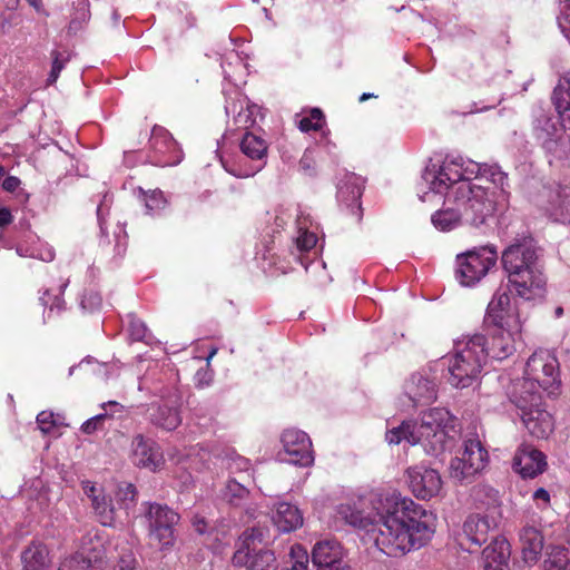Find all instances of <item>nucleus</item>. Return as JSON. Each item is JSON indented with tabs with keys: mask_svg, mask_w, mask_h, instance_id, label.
<instances>
[{
	"mask_svg": "<svg viewBox=\"0 0 570 570\" xmlns=\"http://www.w3.org/2000/svg\"><path fill=\"white\" fill-rule=\"evenodd\" d=\"M371 518L351 504H340L337 517L347 524L363 529L379 550L390 557L403 556L426 544L435 531V515L400 494L386 495Z\"/></svg>",
	"mask_w": 570,
	"mask_h": 570,
	"instance_id": "1",
	"label": "nucleus"
},
{
	"mask_svg": "<svg viewBox=\"0 0 570 570\" xmlns=\"http://www.w3.org/2000/svg\"><path fill=\"white\" fill-rule=\"evenodd\" d=\"M552 101L559 117L537 109L533 114L532 132L546 153L550 165L570 156V76L562 77L553 90Z\"/></svg>",
	"mask_w": 570,
	"mask_h": 570,
	"instance_id": "2",
	"label": "nucleus"
},
{
	"mask_svg": "<svg viewBox=\"0 0 570 570\" xmlns=\"http://www.w3.org/2000/svg\"><path fill=\"white\" fill-rule=\"evenodd\" d=\"M472 178L487 185L498 184L508 186V176L497 165L480 164L463 158H446L441 165L426 166L422 179L431 191L443 194L452 191L463 181H472Z\"/></svg>",
	"mask_w": 570,
	"mask_h": 570,
	"instance_id": "3",
	"label": "nucleus"
},
{
	"mask_svg": "<svg viewBox=\"0 0 570 570\" xmlns=\"http://www.w3.org/2000/svg\"><path fill=\"white\" fill-rule=\"evenodd\" d=\"M507 186L463 181L446 193L445 203L458 205L463 223L473 227L487 225L494 212L508 202Z\"/></svg>",
	"mask_w": 570,
	"mask_h": 570,
	"instance_id": "4",
	"label": "nucleus"
},
{
	"mask_svg": "<svg viewBox=\"0 0 570 570\" xmlns=\"http://www.w3.org/2000/svg\"><path fill=\"white\" fill-rule=\"evenodd\" d=\"M485 345L487 340L482 334L456 343V352L448 361V381L452 386L469 387L478 380L487 362Z\"/></svg>",
	"mask_w": 570,
	"mask_h": 570,
	"instance_id": "5",
	"label": "nucleus"
},
{
	"mask_svg": "<svg viewBox=\"0 0 570 570\" xmlns=\"http://www.w3.org/2000/svg\"><path fill=\"white\" fill-rule=\"evenodd\" d=\"M271 541L269 530L265 527L246 529L239 537L233 564L246 570H276V557L272 550L264 549Z\"/></svg>",
	"mask_w": 570,
	"mask_h": 570,
	"instance_id": "6",
	"label": "nucleus"
},
{
	"mask_svg": "<svg viewBox=\"0 0 570 570\" xmlns=\"http://www.w3.org/2000/svg\"><path fill=\"white\" fill-rule=\"evenodd\" d=\"M452 422L453 417L448 410L433 407L421 414L420 423H413L419 443L426 454L438 456L445 451Z\"/></svg>",
	"mask_w": 570,
	"mask_h": 570,
	"instance_id": "7",
	"label": "nucleus"
},
{
	"mask_svg": "<svg viewBox=\"0 0 570 570\" xmlns=\"http://www.w3.org/2000/svg\"><path fill=\"white\" fill-rule=\"evenodd\" d=\"M498 253L492 246L474 248L456 256L455 277L463 286L480 282L497 264Z\"/></svg>",
	"mask_w": 570,
	"mask_h": 570,
	"instance_id": "8",
	"label": "nucleus"
},
{
	"mask_svg": "<svg viewBox=\"0 0 570 570\" xmlns=\"http://www.w3.org/2000/svg\"><path fill=\"white\" fill-rule=\"evenodd\" d=\"M488 451L476 438L463 441L462 451L450 463V478L460 483H470L488 463Z\"/></svg>",
	"mask_w": 570,
	"mask_h": 570,
	"instance_id": "9",
	"label": "nucleus"
},
{
	"mask_svg": "<svg viewBox=\"0 0 570 570\" xmlns=\"http://www.w3.org/2000/svg\"><path fill=\"white\" fill-rule=\"evenodd\" d=\"M501 262L508 281L530 269L543 267L540 249L531 237L515 239L503 250Z\"/></svg>",
	"mask_w": 570,
	"mask_h": 570,
	"instance_id": "10",
	"label": "nucleus"
},
{
	"mask_svg": "<svg viewBox=\"0 0 570 570\" xmlns=\"http://www.w3.org/2000/svg\"><path fill=\"white\" fill-rule=\"evenodd\" d=\"M524 375L523 379L553 394L560 384L559 362L549 351L534 352L525 364Z\"/></svg>",
	"mask_w": 570,
	"mask_h": 570,
	"instance_id": "11",
	"label": "nucleus"
},
{
	"mask_svg": "<svg viewBox=\"0 0 570 570\" xmlns=\"http://www.w3.org/2000/svg\"><path fill=\"white\" fill-rule=\"evenodd\" d=\"M146 518L148 520L149 535L161 548L170 547L175 540V525L179 522V514L166 504L147 503Z\"/></svg>",
	"mask_w": 570,
	"mask_h": 570,
	"instance_id": "12",
	"label": "nucleus"
},
{
	"mask_svg": "<svg viewBox=\"0 0 570 570\" xmlns=\"http://www.w3.org/2000/svg\"><path fill=\"white\" fill-rule=\"evenodd\" d=\"M180 402L181 397L176 389H166L160 394V403H153L147 409L149 422L166 431L175 430L181 423Z\"/></svg>",
	"mask_w": 570,
	"mask_h": 570,
	"instance_id": "13",
	"label": "nucleus"
},
{
	"mask_svg": "<svg viewBox=\"0 0 570 570\" xmlns=\"http://www.w3.org/2000/svg\"><path fill=\"white\" fill-rule=\"evenodd\" d=\"M104 547L97 535L82 538L81 550L65 558L58 570H102Z\"/></svg>",
	"mask_w": 570,
	"mask_h": 570,
	"instance_id": "14",
	"label": "nucleus"
},
{
	"mask_svg": "<svg viewBox=\"0 0 570 570\" xmlns=\"http://www.w3.org/2000/svg\"><path fill=\"white\" fill-rule=\"evenodd\" d=\"M406 475L409 488L417 499H431L442 489V479L435 469L414 465L406 470Z\"/></svg>",
	"mask_w": 570,
	"mask_h": 570,
	"instance_id": "15",
	"label": "nucleus"
},
{
	"mask_svg": "<svg viewBox=\"0 0 570 570\" xmlns=\"http://www.w3.org/2000/svg\"><path fill=\"white\" fill-rule=\"evenodd\" d=\"M282 443L289 463L299 466H308L313 463L312 441L305 432L287 429L282 434Z\"/></svg>",
	"mask_w": 570,
	"mask_h": 570,
	"instance_id": "16",
	"label": "nucleus"
},
{
	"mask_svg": "<svg viewBox=\"0 0 570 570\" xmlns=\"http://www.w3.org/2000/svg\"><path fill=\"white\" fill-rule=\"evenodd\" d=\"M435 376L428 372H416L404 383V394L413 407L422 406L436 399Z\"/></svg>",
	"mask_w": 570,
	"mask_h": 570,
	"instance_id": "17",
	"label": "nucleus"
},
{
	"mask_svg": "<svg viewBox=\"0 0 570 570\" xmlns=\"http://www.w3.org/2000/svg\"><path fill=\"white\" fill-rule=\"evenodd\" d=\"M546 284L543 267L530 269L509 279L511 289L524 301L542 298L546 293Z\"/></svg>",
	"mask_w": 570,
	"mask_h": 570,
	"instance_id": "18",
	"label": "nucleus"
},
{
	"mask_svg": "<svg viewBox=\"0 0 570 570\" xmlns=\"http://www.w3.org/2000/svg\"><path fill=\"white\" fill-rule=\"evenodd\" d=\"M363 181L355 174H346L337 185V200L342 207L355 217L356 222L362 219L361 197Z\"/></svg>",
	"mask_w": 570,
	"mask_h": 570,
	"instance_id": "19",
	"label": "nucleus"
},
{
	"mask_svg": "<svg viewBox=\"0 0 570 570\" xmlns=\"http://www.w3.org/2000/svg\"><path fill=\"white\" fill-rule=\"evenodd\" d=\"M491 523L488 517L481 514L469 515L463 523V532L460 539L461 547L469 552L476 551L488 541Z\"/></svg>",
	"mask_w": 570,
	"mask_h": 570,
	"instance_id": "20",
	"label": "nucleus"
},
{
	"mask_svg": "<svg viewBox=\"0 0 570 570\" xmlns=\"http://www.w3.org/2000/svg\"><path fill=\"white\" fill-rule=\"evenodd\" d=\"M521 332H512L505 328L491 327L489 337H485V353L487 360H504L512 355L515 351V335H520Z\"/></svg>",
	"mask_w": 570,
	"mask_h": 570,
	"instance_id": "21",
	"label": "nucleus"
},
{
	"mask_svg": "<svg viewBox=\"0 0 570 570\" xmlns=\"http://www.w3.org/2000/svg\"><path fill=\"white\" fill-rule=\"evenodd\" d=\"M539 386L534 382L520 379L509 387L508 396L519 410V414L542 404Z\"/></svg>",
	"mask_w": 570,
	"mask_h": 570,
	"instance_id": "22",
	"label": "nucleus"
},
{
	"mask_svg": "<svg viewBox=\"0 0 570 570\" xmlns=\"http://www.w3.org/2000/svg\"><path fill=\"white\" fill-rule=\"evenodd\" d=\"M131 448L135 465L150 471H156L161 466L163 455L151 439H145L144 435L138 434L132 439Z\"/></svg>",
	"mask_w": 570,
	"mask_h": 570,
	"instance_id": "23",
	"label": "nucleus"
},
{
	"mask_svg": "<svg viewBox=\"0 0 570 570\" xmlns=\"http://www.w3.org/2000/svg\"><path fill=\"white\" fill-rule=\"evenodd\" d=\"M82 490L91 501V508L98 521L105 525L110 527L114 524L117 514L111 499L108 498L101 488H97L90 481L82 482Z\"/></svg>",
	"mask_w": 570,
	"mask_h": 570,
	"instance_id": "24",
	"label": "nucleus"
},
{
	"mask_svg": "<svg viewBox=\"0 0 570 570\" xmlns=\"http://www.w3.org/2000/svg\"><path fill=\"white\" fill-rule=\"evenodd\" d=\"M546 466L544 454L531 445L521 446L513 459L514 471L523 478H534L542 473Z\"/></svg>",
	"mask_w": 570,
	"mask_h": 570,
	"instance_id": "25",
	"label": "nucleus"
},
{
	"mask_svg": "<svg viewBox=\"0 0 570 570\" xmlns=\"http://www.w3.org/2000/svg\"><path fill=\"white\" fill-rule=\"evenodd\" d=\"M524 428L537 439H546L553 431L551 414L544 409L543 403L519 414Z\"/></svg>",
	"mask_w": 570,
	"mask_h": 570,
	"instance_id": "26",
	"label": "nucleus"
},
{
	"mask_svg": "<svg viewBox=\"0 0 570 570\" xmlns=\"http://www.w3.org/2000/svg\"><path fill=\"white\" fill-rule=\"evenodd\" d=\"M510 556L508 540L495 538L482 552L484 570H510Z\"/></svg>",
	"mask_w": 570,
	"mask_h": 570,
	"instance_id": "27",
	"label": "nucleus"
},
{
	"mask_svg": "<svg viewBox=\"0 0 570 570\" xmlns=\"http://www.w3.org/2000/svg\"><path fill=\"white\" fill-rule=\"evenodd\" d=\"M547 212L554 222L570 225V187L558 186L550 190Z\"/></svg>",
	"mask_w": 570,
	"mask_h": 570,
	"instance_id": "28",
	"label": "nucleus"
},
{
	"mask_svg": "<svg viewBox=\"0 0 570 570\" xmlns=\"http://www.w3.org/2000/svg\"><path fill=\"white\" fill-rule=\"evenodd\" d=\"M272 521L279 531L291 532L303 524V515L296 505L279 502L275 505Z\"/></svg>",
	"mask_w": 570,
	"mask_h": 570,
	"instance_id": "29",
	"label": "nucleus"
},
{
	"mask_svg": "<svg viewBox=\"0 0 570 570\" xmlns=\"http://www.w3.org/2000/svg\"><path fill=\"white\" fill-rule=\"evenodd\" d=\"M23 570H49L50 559L47 546L32 542L21 554Z\"/></svg>",
	"mask_w": 570,
	"mask_h": 570,
	"instance_id": "30",
	"label": "nucleus"
},
{
	"mask_svg": "<svg viewBox=\"0 0 570 570\" xmlns=\"http://www.w3.org/2000/svg\"><path fill=\"white\" fill-rule=\"evenodd\" d=\"M523 558L527 562H534L543 548V537L534 527H524L520 532Z\"/></svg>",
	"mask_w": 570,
	"mask_h": 570,
	"instance_id": "31",
	"label": "nucleus"
},
{
	"mask_svg": "<svg viewBox=\"0 0 570 570\" xmlns=\"http://www.w3.org/2000/svg\"><path fill=\"white\" fill-rule=\"evenodd\" d=\"M518 306L517 302L512 303L508 288H499L488 304L484 323H501L502 311H510L511 307Z\"/></svg>",
	"mask_w": 570,
	"mask_h": 570,
	"instance_id": "32",
	"label": "nucleus"
},
{
	"mask_svg": "<svg viewBox=\"0 0 570 570\" xmlns=\"http://www.w3.org/2000/svg\"><path fill=\"white\" fill-rule=\"evenodd\" d=\"M341 546L336 541L317 542L312 551V561L316 568L342 560Z\"/></svg>",
	"mask_w": 570,
	"mask_h": 570,
	"instance_id": "33",
	"label": "nucleus"
},
{
	"mask_svg": "<svg viewBox=\"0 0 570 570\" xmlns=\"http://www.w3.org/2000/svg\"><path fill=\"white\" fill-rule=\"evenodd\" d=\"M543 570H570V547H548L543 560Z\"/></svg>",
	"mask_w": 570,
	"mask_h": 570,
	"instance_id": "34",
	"label": "nucleus"
},
{
	"mask_svg": "<svg viewBox=\"0 0 570 570\" xmlns=\"http://www.w3.org/2000/svg\"><path fill=\"white\" fill-rule=\"evenodd\" d=\"M441 210H438L432 215L433 225L441 230H450L463 223V216L461 210H458V205L446 204Z\"/></svg>",
	"mask_w": 570,
	"mask_h": 570,
	"instance_id": "35",
	"label": "nucleus"
},
{
	"mask_svg": "<svg viewBox=\"0 0 570 570\" xmlns=\"http://www.w3.org/2000/svg\"><path fill=\"white\" fill-rule=\"evenodd\" d=\"M242 151L252 159L262 160L267 155V144L253 132H246L240 142Z\"/></svg>",
	"mask_w": 570,
	"mask_h": 570,
	"instance_id": "36",
	"label": "nucleus"
},
{
	"mask_svg": "<svg viewBox=\"0 0 570 570\" xmlns=\"http://www.w3.org/2000/svg\"><path fill=\"white\" fill-rule=\"evenodd\" d=\"M417 438L413 423L407 421L389 430L385 435L390 444H400L402 441H407L410 444L415 445L420 444Z\"/></svg>",
	"mask_w": 570,
	"mask_h": 570,
	"instance_id": "37",
	"label": "nucleus"
},
{
	"mask_svg": "<svg viewBox=\"0 0 570 570\" xmlns=\"http://www.w3.org/2000/svg\"><path fill=\"white\" fill-rule=\"evenodd\" d=\"M150 144L156 151L161 154L177 149V142L174 140L170 132L159 126L153 128Z\"/></svg>",
	"mask_w": 570,
	"mask_h": 570,
	"instance_id": "38",
	"label": "nucleus"
},
{
	"mask_svg": "<svg viewBox=\"0 0 570 570\" xmlns=\"http://www.w3.org/2000/svg\"><path fill=\"white\" fill-rule=\"evenodd\" d=\"M501 323H484L487 326L505 328L512 332H522V320L518 306L511 307L510 311H502Z\"/></svg>",
	"mask_w": 570,
	"mask_h": 570,
	"instance_id": "39",
	"label": "nucleus"
},
{
	"mask_svg": "<svg viewBox=\"0 0 570 570\" xmlns=\"http://www.w3.org/2000/svg\"><path fill=\"white\" fill-rule=\"evenodd\" d=\"M245 476H240L239 480L230 478L225 487L224 497L232 504H238V502L245 499L248 494L247 487L245 485Z\"/></svg>",
	"mask_w": 570,
	"mask_h": 570,
	"instance_id": "40",
	"label": "nucleus"
},
{
	"mask_svg": "<svg viewBox=\"0 0 570 570\" xmlns=\"http://www.w3.org/2000/svg\"><path fill=\"white\" fill-rule=\"evenodd\" d=\"M51 58H52V63H51V70L49 72V76L47 79L48 85H53L57 81L61 70L70 61L71 52L67 49L52 50Z\"/></svg>",
	"mask_w": 570,
	"mask_h": 570,
	"instance_id": "41",
	"label": "nucleus"
},
{
	"mask_svg": "<svg viewBox=\"0 0 570 570\" xmlns=\"http://www.w3.org/2000/svg\"><path fill=\"white\" fill-rule=\"evenodd\" d=\"M288 557L289 560L286 562V566L282 568V570H307L308 553L302 546H292Z\"/></svg>",
	"mask_w": 570,
	"mask_h": 570,
	"instance_id": "42",
	"label": "nucleus"
},
{
	"mask_svg": "<svg viewBox=\"0 0 570 570\" xmlns=\"http://www.w3.org/2000/svg\"><path fill=\"white\" fill-rule=\"evenodd\" d=\"M226 469L230 474L243 475L245 480L249 478L250 461L238 454L228 455L226 459Z\"/></svg>",
	"mask_w": 570,
	"mask_h": 570,
	"instance_id": "43",
	"label": "nucleus"
},
{
	"mask_svg": "<svg viewBox=\"0 0 570 570\" xmlns=\"http://www.w3.org/2000/svg\"><path fill=\"white\" fill-rule=\"evenodd\" d=\"M324 121V115L321 109L314 108L311 110L309 115L306 117H303L298 121V128L304 131H311V130H320L322 128Z\"/></svg>",
	"mask_w": 570,
	"mask_h": 570,
	"instance_id": "44",
	"label": "nucleus"
},
{
	"mask_svg": "<svg viewBox=\"0 0 570 570\" xmlns=\"http://www.w3.org/2000/svg\"><path fill=\"white\" fill-rule=\"evenodd\" d=\"M136 494L137 492L134 484L124 483L119 485L116 492V499L120 505V509H130L134 505Z\"/></svg>",
	"mask_w": 570,
	"mask_h": 570,
	"instance_id": "45",
	"label": "nucleus"
},
{
	"mask_svg": "<svg viewBox=\"0 0 570 570\" xmlns=\"http://www.w3.org/2000/svg\"><path fill=\"white\" fill-rule=\"evenodd\" d=\"M145 206L148 213H157L166 205V199L161 190H153L145 195Z\"/></svg>",
	"mask_w": 570,
	"mask_h": 570,
	"instance_id": "46",
	"label": "nucleus"
},
{
	"mask_svg": "<svg viewBox=\"0 0 570 570\" xmlns=\"http://www.w3.org/2000/svg\"><path fill=\"white\" fill-rule=\"evenodd\" d=\"M147 326L145 323L134 316L132 314L129 315V333L134 341H145L147 337Z\"/></svg>",
	"mask_w": 570,
	"mask_h": 570,
	"instance_id": "47",
	"label": "nucleus"
},
{
	"mask_svg": "<svg viewBox=\"0 0 570 570\" xmlns=\"http://www.w3.org/2000/svg\"><path fill=\"white\" fill-rule=\"evenodd\" d=\"M109 416H111V414L104 412L88 419L86 422L82 423L81 431L86 434H92L96 431L101 430L104 421Z\"/></svg>",
	"mask_w": 570,
	"mask_h": 570,
	"instance_id": "48",
	"label": "nucleus"
},
{
	"mask_svg": "<svg viewBox=\"0 0 570 570\" xmlns=\"http://www.w3.org/2000/svg\"><path fill=\"white\" fill-rule=\"evenodd\" d=\"M81 306L83 309H88L90 312L100 308L102 304V298L99 293L94 291L86 292L81 298Z\"/></svg>",
	"mask_w": 570,
	"mask_h": 570,
	"instance_id": "49",
	"label": "nucleus"
},
{
	"mask_svg": "<svg viewBox=\"0 0 570 570\" xmlns=\"http://www.w3.org/2000/svg\"><path fill=\"white\" fill-rule=\"evenodd\" d=\"M37 424L43 433H50L57 425L53 413L49 411H42L37 415Z\"/></svg>",
	"mask_w": 570,
	"mask_h": 570,
	"instance_id": "50",
	"label": "nucleus"
},
{
	"mask_svg": "<svg viewBox=\"0 0 570 570\" xmlns=\"http://www.w3.org/2000/svg\"><path fill=\"white\" fill-rule=\"evenodd\" d=\"M567 6L562 11L561 16L558 18V24L562 31V33L570 40V0H564Z\"/></svg>",
	"mask_w": 570,
	"mask_h": 570,
	"instance_id": "51",
	"label": "nucleus"
},
{
	"mask_svg": "<svg viewBox=\"0 0 570 570\" xmlns=\"http://www.w3.org/2000/svg\"><path fill=\"white\" fill-rule=\"evenodd\" d=\"M114 570H138L136 558L131 553L121 556Z\"/></svg>",
	"mask_w": 570,
	"mask_h": 570,
	"instance_id": "52",
	"label": "nucleus"
},
{
	"mask_svg": "<svg viewBox=\"0 0 570 570\" xmlns=\"http://www.w3.org/2000/svg\"><path fill=\"white\" fill-rule=\"evenodd\" d=\"M316 244V236L313 233L304 232L297 237V246L301 250H308Z\"/></svg>",
	"mask_w": 570,
	"mask_h": 570,
	"instance_id": "53",
	"label": "nucleus"
},
{
	"mask_svg": "<svg viewBox=\"0 0 570 570\" xmlns=\"http://www.w3.org/2000/svg\"><path fill=\"white\" fill-rule=\"evenodd\" d=\"M532 497H533V500L537 502V504H538L539 507H543V508H546V507H548V505H549V503H550V494H549V492H548L546 489H543V488H539V489H537V490L534 491V493H533V495H532Z\"/></svg>",
	"mask_w": 570,
	"mask_h": 570,
	"instance_id": "54",
	"label": "nucleus"
},
{
	"mask_svg": "<svg viewBox=\"0 0 570 570\" xmlns=\"http://www.w3.org/2000/svg\"><path fill=\"white\" fill-rule=\"evenodd\" d=\"M77 19L86 20L89 18V0H77Z\"/></svg>",
	"mask_w": 570,
	"mask_h": 570,
	"instance_id": "55",
	"label": "nucleus"
},
{
	"mask_svg": "<svg viewBox=\"0 0 570 570\" xmlns=\"http://www.w3.org/2000/svg\"><path fill=\"white\" fill-rule=\"evenodd\" d=\"M20 185V179L14 176H8L2 183V187L7 191H14Z\"/></svg>",
	"mask_w": 570,
	"mask_h": 570,
	"instance_id": "56",
	"label": "nucleus"
},
{
	"mask_svg": "<svg viewBox=\"0 0 570 570\" xmlns=\"http://www.w3.org/2000/svg\"><path fill=\"white\" fill-rule=\"evenodd\" d=\"M317 570H351L342 560L331 562L328 564L318 567Z\"/></svg>",
	"mask_w": 570,
	"mask_h": 570,
	"instance_id": "57",
	"label": "nucleus"
},
{
	"mask_svg": "<svg viewBox=\"0 0 570 570\" xmlns=\"http://www.w3.org/2000/svg\"><path fill=\"white\" fill-rule=\"evenodd\" d=\"M312 158H309L307 155H304L302 157V159L299 160V167L301 169L308 174V175H313L314 174V168H313V165H312Z\"/></svg>",
	"mask_w": 570,
	"mask_h": 570,
	"instance_id": "58",
	"label": "nucleus"
},
{
	"mask_svg": "<svg viewBox=\"0 0 570 570\" xmlns=\"http://www.w3.org/2000/svg\"><path fill=\"white\" fill-rule=\"evenodd\" d=\"M12 220V215L9 209L0 208V227L9 225Z\"/></svg>",
	"mask_w": 570,
	"mask_h": 570,
	"instance_id": "59",
	"label": "nucleus"
},
{
	"mask_svg": "<svg viewBox=\"0 0 570 570\" xmlns=\"http://www.w3.org/2000/svg\"><path fill=\"white\" fill-rule=\"evenodd\" d=\"M62 304H63V299L56 295L52 299V302L50 303V312L53 311V308H58V309H61L62 308Z\"/></svg>",
	"mask_w": 570,
	"mask_h": 570,
	"instance_id": "60",
	"label": "nucleus"
},
{
	"mask_svg": "<svg viewBox=\"0 0 570 570\" xmlns=\"http://www.w3.org/2000/svg\"><path fill=\"white\" fill-rule=\"evenodd\" d=\"M196 531L199 533H204L206 531V524L204 520H199L194 523Z\"/></svg>",
	"mask_w": 570,
	"mask_h": 570,
	"instance_id": "61",
	"label": "nucleus"
},
{
	"mask_svg": "<svg viewBox=\"0 0 570 570\" xmlns=\"http://www.w3.org/2000/svg\"><path fill=\"white\" fill-rule=\"evenodd\" d=\"M28 3L33 7L37 11L41 10V1L40 0H27Z\"/></svg>",
	"mask_w": 570,
	"mask_h": 570,
	"instance_id": "62",
	"label": "nucleus"
},
{
	"mask_svg": "<svg viewBox=\"0 0 570 570\" xmlns=\"http://www.w3.org/2000/svg\"><path fill=\"white\" fill-rule=\"evenodd\" d=\"M102 406H104V409H106V406H110V407L115 409V411H119L121 409V405L115 401H110L107 404H104Z\"/></svg>",
	"mask_w": 570,
	"mask_h": 570,
	"instance_id": "63",
	"label": "nucleus"
},
{
	"mask_svg": "<svg viewBox=\"0 0 570 570\" xmlns=\"http://www.w3.org/2000/svg\"><path fill=\"white\" fill-rule=\"evenodd\" d=\"M40 301H41V304L43 306H47L50 302H49V293L48 291L45 292V294L40 297Z\"/></svg>",
	"mask_w": 570,
	"mask_h": 570,
	"instance_id": "64",
	"label": "nucleus"
}]
</instances>
